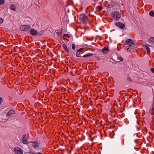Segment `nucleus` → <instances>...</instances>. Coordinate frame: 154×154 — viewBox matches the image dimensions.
<instances>
[{
  "label": "nucleus",
  "instance_id": "obj_1",
  "mask_svg": "<svg viewBox=\"0 0 154 154\" xmlns=\"http://www.w3.org/2000/svg\"><path fill=\"white\" fill-rule=\"evenodd\" d=\"M134 43L131 39H128L126 40L125 46V48L126 50L130 52H132L135 50L134 47L132 46Z\"/></svg>",
  "mask_w": 154,
  "mask_h": 154
},
{
  "label": "nucleus",
  "instance_id": "obj_2",
  "mask_svg": "<svg viewBox=\"0 0 154 154\" xmlns=\"http://www.w3.org/2000/svg\"><path fill=\"white\" fill-rule=\"evenodd\" d=\"M32 146L35 150H39L42 149L40 143L37 141L32 142Z\"/></svg>",
  "mask_w": 154,
  "mask_h": 154
},
{
  "label": "nucleus",
  "instance_id": "obj_3",
  "mask_svg": "<svg viewBox=\"0 0 154 154\" xmlns=\"http://www.w3.org/2000/svg\"><path fill=\"white\" fill-rule=\"evenodd\" d=\"M111 16L115 20H119L121 17V15L117 11H113L111 13Z\"/></svg>",
  "mask_w": 154,
  "mask_h": 154
},
{
  "label": "nucleus",
  "instance_id": "obj_4",
  "mask_svg": "<svg viewBox=\"0 0 154 154\" xmlns=\"http://www.w3.org/2000/svg\"><path fill=\"white\" fill-rule=\"evenodd\" d=\"M79 19L84 23H86L88 21L87 17L85 14H81L79 17Z\"/></svg>",
  "mask_w": 154,
  "mask_h": 154
},
{
  "label": "nucleus",
  "instance_id": "obj_5",
  "mask_svg": "<svg viewBox=\"0 0 154 154\" xmlns=\"http://www.w3.org/2000/svg\"><path fill=\"white\" fill-rule=\"evenodd\" d=\"M30 28V25H22L20 26V29L22 31H26Z\"/></svg>",
  "mask_w": 154,
  "mask_h": 154
},
{
  "label": "nucleus",
  "instance_id": "obj_6",
  "mask_svg": "<svg viewBox=\"0 0 154 154\" xmlns=\"http://www.w3.org/2000/svg\"><path fill=\"white\" fill-rule=\"evenodd\" d=\"M80 53L78 52H77L76 53V56L78 57H88L90 56H93V54L92 53H88L87 54H85L84 55H83V56H81L80 55Z\"/></svg>",
  "mask_w": 154,
  "mask_h": 154
},
{
  "label": "nucleus",
  "instance_id": "obj_7",
  "mask_svg": "<svg viewBox=\"0 0 154 154\" xmlns=\"http://www.w3.org/2000/svg\"><path fill=\"white\" fill-rule=\"evenodd\" d=\"M15 152L17 154H23V152L20 147H15L14 149Z\"/></svg>",
  "mask_w": 154,
  "mask_h": 154
},
{
  "label": "nucleus",
  "instance_id": "obj_8",
  "mask_svg": "<svg viewBox=\"0 0 154 154\" xmlns=\"http://www.w3.org/2000/svg\"><path fill=\"white\" fill-rule=\"evenodd\" d=\"M28 140L26 134H24L22 137L21 141L23 143L27 144L28 143Z\"/></svg>",
  "mask_w": 154,
  "mask_h": 154
},
{
  "label": "nucleus",
  "instance_id": "obj_9",
  "mask_svg": "<svg viewBox=\"0 0 154 154\" xmlns=\"http://www.w3.org/2000/svg\"><path fill=\"white\" fill-rule=\"evenodd\" d=\"M116 25L119 27L121 29H123L125 27V25L124 24L120 22H118L116 23Z\"/></svg>",
  "mask_w": 154,
  "mask_h": 154
},
{
  "label": "nucleus",
  "instance_id": "obj_10",
  "mask_svg": "<svg viewBox=\"0 0 154 154\" xmlns=\"http://www.w3.org/2000/svg\"><path fill=\"white\" fill-rule=\"evenodd\" d=\"M29 32L30 34L32 35L35 36L36 35L38 34V32L35 29H31L30 31Z\"/></svg>",
  "mask_w": 154,
  "mask_h": 154
},
{
  "label": "nucleus",
  "instance_id": "obj_11",
  "mask_svg": "<svg viewBox=\"0 0 154 154\" xmlns=\"http://www.w3.org/2000/svg\"><path fill=\"white\" fill-rule=\"evenodd\" d=\"M15 113V111L14 110H10L7 113V116H9L12 115L14 114Z\"/></svg>",
  "mask_w": 154,
  "mask_h": 154
},
{
  "label": "nucleus",
  "instance_id": "obj_12",
  "mask_svg": "<svg viewBox=\"0 0 154 154\" xmlns=\"http://www.w3.org/2000/svg\"><path fill=\"white\" fill-rule=\"evenodd\" d=\"M109 51V50L107 48L105 47L102 49V51L104 54H107Z\"/></svg>",
  "mask_w": 154,
  "mask_h": 154
},
{
  "label": "nucleus",
  "instance_id": "obj_13",
  "mask_svg": "<svg viewBox=\"0 0 154 154\" xmlns=\"http://www.w3.org/2000/svg\"><path fill=\"white\" fill-rule=\"evenodd\" d=\"M144 48L146 49V51H147V54L149 55L150 54V51L149 47L146 45H144Z\"/></svg>",
  "mask_w": 154,
  "mask_h": 154
},
{
  "label": "nucleus",
  "instance_id": "obj_14",
  "mask_svg": "<svg viewBox=\"0 0 154 154\" xmlns=\"http://www.w3.org/2000/svg\"><path fill=\"white\" fill-rule=\"evenodd\" d=\"M63 46L66 52H69V50L67 48V46L65 44H63Z\"/></svg>",
  "mask_w": 154,
  "mask_h": 154
},
{
  "label": "nucleus",
  "instance_id": "obj_15",
  "mask_svg": "<svg viewBox=\"0 0 154 154\" xmlns=\"http://www.w3.org/2000/svg\"><path fill=\"white\" fill-rule=\"evenodd\" d=\"M11 9L13 11H15L16 10L15 6L13 5H11L10 6Z\"/></svg>",
  "mask_w": 154,
  "mask_h": 154
},
{
  "label": "nucleus",
  "instance_id": "obj_16",
  "mask_svg": "<svg viewBox=\"0 0 154 154\" xmlns=\"http://www.w3.org/2000/svg\"><path fill=\"white\" fill-rule=\"evenodd\" d=\"M149 15L151 17H154V12L152 11H151L149 13Z\"/></svg>",
  "mask_w": 154,
  "mask_h": 154
},
{
  "label": "nucleus",
  "instance_id": "obj_17",
  "mask_svg": "<svg viewBox=\"0 0 154 154\" xmlns=\"http://www.w3.org/2000/svg\"><path fill=\"white\" fill-rule=\"evenodd\" d=\"M152 112L151 113L152 115H154V102H153L152 108Z\"/></svg>",
  "mask_w": 154,
  "mask_h": 154
},
{
  "label": "nucleus",
  "instance_id": "obj_18",
  "mask_svg": "<svg viewBox=\"0 0 154 154\" xmlns=\"http://www.w3.org/2000/svg\"><path fill=\"white\" fill-rule=\"evenodd\" d=\"M150 41L152 42L153 43L154 42V37H151L150 38Z\"/></svg>",
  "mask_w": 154,
  "mask_h": 154
},
{
  "label": "nucleus",
  "instance_id": "obj_19",
  "mask_svg": "<svg viewBox=\"0 0 154 154\" xmlns=\"http://www.w3.org/2000/svg\"><path fill=\"white\" fill-rule=\"evenodd\" d=\"M5 2V0H0V5H2Z\"/></svg>",
  "mask_w": 154,
  "mask_h": 154
},
{
  "label": "nucleus",
  "instance_id": "obj_20",
  "mask_svg": "<svg viewBox=\"0 0 154 154\" xmlns=\"http://www.w3.org/2000/svg\"><path fill=\"white\" fill-rule=\"evenodd\" d=\"M83 49V48H80L77 50V51L78 52L80 53V52H82V51Z\"/></svg>",
  "mask_w": 154,
  "mask_h": 154
},
{
  "label": "nucleus",
  "instance_id": "obj_21",
  "mask_svg": "<svg viewBox=\"0 0 154 154\" xmlns=\"http://www.w3.org/2000/svg\"><path fill=\"white\" fill-rule=\"evenodd\" d=\"M72 49L74 50L75 49V44H72Z\"/></svg>",
  "mask_w": 154,
  "mask_h": 154
},
{
  "label": "nucleus",
  "instance_id": "obj_22",
  "mask_svg": "<svg viewBox=\"0 0 154 154\" xmlns=\"http://www.w3.org/2000/svg\"><path fill=\"white\" fill-rule=\"evenodd\" d=\"M127 80L129 82H132V80L131 79L130 77H127Z\"/></svg>",
  "mask_w": 154,
  "mask_h": 154
},
{
  "label": "nucleus",
  "instance_id": "obj_23",
  "mask_svg": "<svg viewBox=\"0 0 154 154\" xmlns=\"http://www.w3.org/2000/svg\"><path fill=\"white\" fill-rule=\"evenodd\" d=\"M3 100V99L1 97H0V104H1Z\"/></svg>",
  "mask_w": 154,
  "mask_h": 154
},
{
  "label": "nucleus",
  "instance_id": "obj_24",
  "mask_svg": "<svg viewBox=\"0 0 154 154\" xmlns=\"http://www.w3.org/2000/svg\"><path fill=\"white\" fill-rule=\"evenodd\" d=\"M118 58V59L120 60V61H123V58L122 57H119Z\"/></svg>",
  "mask_w": 154,
  "mask_h": 154
},
{
  "label": "nucleus",
  "instance_id": "obj_25",
  "mask_svg": "<svg viewBox=\"0 0 154 154\" xmlns=\"http://www.w3.org/2000/svg\"><path fill=\"white\" fill-rule=\"evenodd\" d=\"M98 8L99 10L101 11L102 10L103 8L101 6H98Z\"/></svg>",
  "mask_w": 154,
  "mask_h": 154
},
{
  "label": "nucleus",
  "instance_id": "obj_26",
  "mask_svg": "<svg viewBox=\"0 0 154 154\" xmlns=\"http://www.w3.org/2000/svg\"><path fill=\"white\" fill-rule=\"evenodd\" d=\"M3 22V19L1 18H0V24L2 23Z\"/></svg>",
  "mask_w": 154,
  "mask_h": 154
},
{
  "label": "nucleus",
  "instance_id": "obj_27",
  "mask_svg": "<svg viewBox=\"0 0 154 154\" xmlns=\"http://www.w3.org/2000/svg\"><path fill=\"white\" fill-rule=\"evenodd\" d=\"M64 36L67 38H69V35L67 34H65L64 35Z\"/></svg>",
  "mask_w": 154,
  "mask_h": 154
},
{
  "label": "nucleus",
  "instance_id": "obj_28",
  "mask_svg": "<svg viewBox=\"0 0 154 154\" xmlns=\"http://www.w3.org/2000/svg\"><path fill=\"white\" fill-rule=\"evenodd\" d=\"M61 34H62V32H57V35L58 36H60Z\"/></svg>",
  "mask_w": 154,
  "mask_h": 154
},
{
  "label": "nucleus",
  "instance_id": "obj_29",
  "mask_svg": "<svg viewBox=\"0 0 154 154\" xmlns=\"http://www.w3.org/2000/svg\"><path fill=\"white\" fill-rule=\"evenodd\" d=\"M151 71L153 72V73H154V68H152L151 69Z\"/></svg>",
  "mask_w": 154,
  "mask_h": 154
},
{
  "label": "nucleus",
  "instance_id": "obj_30",
  "mask_svg": "<svg viewBox=\"0 0 154 154\" xmlns=\"http://www.w3.org/2000/svg\"><path fill=\"white\" fill-rule=\"evenodd\" d=\"M34 154H43V153L40 152H38L36 153H34Z\"/></svg>",
  "mask_w": 154,
  "mask_h": 154
},
{
  "label": "nucleus",
  "instance_id": "obj_31",
  "mask_svg": "<svg viewBox=\"0 0 154 154\" xmlns=\"http://www.w3.org/2000/svg\"><path fill=\"white\" fill-rule=\"evenodd\" d=\"M28 153H29L30 154H34V152H28Z\"/></svg>",
  "mask_w": 154,
  "mask_h": 154
}]
</instances>
